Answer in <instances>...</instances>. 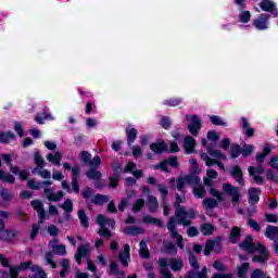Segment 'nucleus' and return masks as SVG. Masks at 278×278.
<instances>
[{
	"instance_id": "nucleus-26",
	"label": "nucleus",
	"mask_w": 278,
	"mask_h": 278,
	"mask_svg": "<svg viewBox=\"0 0 278 278\" xmlns=\"http://www.w3.org/2000/svg\"><path fill=\"white\" fill-rule=\"evenodd\" d=\"M86 177L93 181H99V179H101L103 177V174H101V172L97 170L96 167H90V169L86 172Z\"/></svg>"
},
{
	"instance_id": "nucleus-32",
	"label": "nucleus",
	"mask_w": 278,
	"mask_h": 278,
	"mask_svg": "<svg viewBox=\"0 0 278 278\" xmlns=\"http://www.w3.org/2000/svg\"><path fill=\"white\" fill-rule=\"evenodd\" d=\"M148 202L150 203L149 212H151V214H155V212L160 210V202H157V198L150 195L148 198Z\"/></svg>"
},
{
	"instance_id": "nucleus-42",
	"label": "nucleus",
	"mask_w": 278,
	"mask_h": 278,
	"mask_svg": "<svg viewBox=\"0 0 278 278\" xmlns=\"http://www.w3.org/2000/svg\"><path fill=\"white\" fill-rule=\"evenodd\" d=\"M164 253H166V255H177V245L170 241L165 243Z\"/></svg>"
},
{
	"instance_id": "nucleus-49",
	"label": "nucleus",
	"mask_w": 278,
	"mask_h": 278,
	"mask_svg": "<svg viewBox=\"0 0 278 278\" xmlns=\"http://www.w3.org/2000/svg\"><path fill=\"white\" fill-rule=\"evenodd\" d=\"M110 268L112 275L125 277V271L118 269V264L116 262H112Z\"/></svg>"
},
{
	"instance_id": "nucleus-36",
	"label": "nucleus",
	"mask_w": 278,
	"mask_h": 278,
	"mask_svg": "<svg viewBox=\"0 0 278 278\" xmlns=\"http://www.w3.org/2000/svg\"><path fill=\"white\" fill-rule=\"evenodd\" d=\"M242 155V147L238 143H233L230 146V157L232 160H237V157H240Z\"/></svg>"
},
{
	"instance_id": "nucleus-64",
	"label": "nucleus",
	"mask_w": 278,
	"mask_h": 278,
	"mask_svg": "<svg viewBox=\"0 0 278 278\" xmlns=\"http://www.w3.org/2000/svg\"><path fill=\"white\" fill-rule=\"evenodd\" d=\"M144 207V199H138L132 205V212H140Z\"/></svg>"
},
{
	"instance_id": "nucleus-52",
	"label": "nucleus",
	"mask_w": 278,
	"mask_h": 278,
	"mask_svg": "<svg viewBox=\"0 0 278 278\" xmlns=\"http://www.w3.org/2000/svg\"><path fill=\"white\" fill-rule=\"evenodd\" d=\"M251 21V12L242 10L239 14V23L247 24Z\"/></svg>"
},
{
	"instance_id": "nucleus-16",
	"label": "nucleus",
	"mask_w": 278,
	"mask_h": 278,
	"mask_svg": "<svg viewBox=\"0 0 278 278\" xmlns=\"http://www.w3.org/2000/svg\"><path fill=\"white\" fill-rule=\"evenodd\" d=\"M197 147V140L192 136H187L185 138L184 149L187 155H192L194 153V148Z\"/></svg>"
},
{
	"instance_id": "nucleus-20",
	"label": "nucleus",
	"mask_w": 278,
	"mask_h": 278,
	"mask_svg": "<svg viewBox=\"0 0 278 278\" xmlns=\"http://www.w3.org/2000/svg\"><path fill=\"white\" fill-rule=\"evenodd\" d=\"M139 256L141 257V260H149L151 257L149 245H147V241L144 240H141L139 243Z\"/></svg>"
},
{
	"instance_id": "nucleus-1",
	"label": "nucleus",
	"mask_w": 278,
	"mask_h": 278,
	"mask_svg": "<svg viewBox=\"0 0 278 278\" xmlns=\"http://www.w3.org/2000/svg\"><path fill=\"white\" fill-rule=\"evenodd\" d=\"M239 249H241V251H245L249 255H253V264H266V262L270 260V252L268 251V248H266L262 242H253L252 235L245 236L243 241L239 243ZM254 253L258 254L254 255Z\"/></svg>"
},
{
	"instance_id": "nucleus-2",
	"label": "nucleus",
	"mask_w": 278,
	"mask_h": 278,
	"mask_svg": "<svg viewBox=\"0 0 278 278\" xmlns=\"http://www.w3.org/2000/svg\"><path fill=\"white\" fill-rule=\"evenodd\" d=\"M1 218H10V212L0 211V240L1 242H12L14 238L18 236V231L14 229H5V222Z\"/></svg>"
},
{
	"instance_id": "nucleus-53",
	"label": "nucleus",
	"mask_w": 278,
	"mask_h": 278,
	"mask_svg": "<svg viewBox=\"0 0 278 278\" xmlns=\"http://www.w3.org/2000/svg\"><path fill=\"white\" fill-rule=\"evenodd\" d=\"M61 210L65 211V213H72L73 212V200L66 199L64 203L60 205Z\"/></svg>"
},
{
	"instance_id": "nucleus-58",
	"label": "nucleus",
	"mask_w": 278,
	"mask_h": 278,
	"mask_svg": "<svg viewBox=\"0 0 278 278\" xmlns=\"http://www.w3.org/2000/svg\"><path fill=\"white\" fill-rule=\"evenodd\" d=\"M250 278H271L270 276H266L264 270L256 268L251 273Z\"/></svg>"
},
{
	"instance_id": "nucleus-41",
	"label": "nucleus",
	"mask_w": 278,
	"mask_h": 278,
	"mask_svg": "<svg viewBox=\"0 0 278 278\" xmlns=\"http://www.w3.org/2000/svg\"><path fill=\"white\" fill-rule=\"evenodd\" d=\"M223 240H225V238H223V236H217L215 237V239L213 240L214 242V253H223Z\"/></svg>"
},
{
	"instance_id": "nucleus-15",
	"label": "nucleus",
	"mask_w": 278,
	"mask_h": 278,
	"mask_svg": "<svg viewBox=\"0 0 278 278\" xmlns=\"http://www.w3.org/2000/svg\"><path fill=\"white\" fill-rule=\"evenodd\" d=\"M130 253H131V248H129V244H126L124 247V251L119 253V262L122 266H124L125 268L129 266V262L127 260H130L131 257Z\"/></svg>"
},
{
	"instance_id": "nucleus-55",
	"label": "nucleus",
	"mask_w": 278,
	"mask_h": 278,
	"mask_svg": "<svg viewBox=\"0 0 278 278\" xmlns=\"http://www.w3.org/2000/svg\"><path fill=\"white\" fill-rule=\"evenodd\" d=\"M52 249L55 255H62V256L66 255V245L64 244L53 245Z\"/></svg>"
},
{
	"instance_id": "nucleus-23",
	"label": "nucleus",
	"mask_w": 278,
	"mask_h": 278,
	"mask_svg": "<svg viewBox=\"0 0 278 278\" xmlns=\"http://www.w3.org/2000/svg\"><path fill=\"white\" fill-rule=\"evenodd\" d=\"M4 164H7V166H9L11 173H13V175H18V166H14L12 164V155L10 154H2L1 155Z\"/></svg>"
},
{
	"instance_id": "nucleus-56",
	"label": "nucleus",
	"mask_w": 278,
	"mask_h": 278,
	"mask_svg": "<svg viewBox=\"0 0 278 278\" xmlns=\"http://www.w3.org/2000/svg\"><path fill=\"white\" fill-rule=\"evenodd\" d=\"M31 270H33V273H36V274H33L31 276H29V278H42V277H45V275H42V273H40V270H45V269H42V267H40L38 265H33Z\"/></svg>"
},
{
	"instance_id": "nucleus-5",
	"label": "nucleus",
	"mask_w": 278,
	"mask_h": 278,
	"mask_svg": "<svg viewBox=\"0 0 278 278\" xmlns=\"http://www.w3.org/2000/svg\"><path fill=\"white\" fill-rule=\"evenodd\" d=\"M223 190L224 192H226V194H228L229 197H231V201L233 203V205H238V203H240V188L239 187H235L231 184H223Z\"/></svg>"
},
{
	"instance_id": "nucleus-51",
	"label": "nucleus",
	"mask_w": 278,
	"mask_h": 278,
	"mask_svg": "<svg viewBox=\"0 0 278 278\" xmlns=\"http://www.w3.org/2000/svg\"><path fill=\"white\" fill-rule=\"evenodd\" d=\"M193 194L197 199H203V197L207 194V190H205V187L200 185L198 188L193 189Z\"/></svg>"
},
{
	"instance_id": "nucleus-9",
	"label": "nucleus",
	"mask_w": 278,
	"mask_h": 278,
	"mask_svg": "<svg viewBox=\"0 0 278 278\" xmlns=\"http://www.w3.org/2000/svg\"><path fill=\"white\" fill-rule=\"evenodd\" d=\"M260 8L261 10H263V12H270L271 14H274V18H277V4H275V2H273L271 0H262L260 3Z\"/></svg>"
},
{
	"instance_id": "nucleus-21",
	"label": "nucleus",
	"mask_w": 278,
	"mask_h": 278,
	"mask_svg": "<svg viewBox=\"0 0 278 278\" xmlns=\"http://www.w3.org/2000/svg\"><path fill=\"white\" fill-rule=\"evenodd\" d=\"M142 220L146 225H156V227H160V229H164V222H162L160 218L146 215L143 216Z\"/></svg>"
},
{
	"instance_id": "nucleus-38",
	"label": "nucleus",
	"mask_w": 278,
	"mask_h": 278,
	"mask_svg": "<svg viewBox=\"0 0 278 278\" xmlns=\"http://www.w3.org/2000/svg\"><path fill=\"white\" fill-rule=\"evenodd\" d=\"M185 278H207V267H203L201 271H188Z\"/></svg>"
},
{
	"instance_id": "nucleus-19",
	"label": "nucleus",
	"mask_w": 278,
	"mask_h": 278,
	"mask_svg": "<svg viewBox=\"0 0 278 278\" xmlns=\"http://www.w3.org/2000/svg\"><path fill=\"white\" fill-rule=\"evenodd\" d=\"M43 192L45 194H48L49 201L59 202L64 199V191H58L56 193H53L50 188H45Z\"/></svg>"
},
{
	"instance_id": "nucleus-45",
	"label": "nucleus",
	"mask_w": 278,
	"mask_h": 278,
	"mask_svg": "<svg viewBox=\"0 0 278 278\" xmlns=\"http://www.w3.org/2000/svg\"><path fill=\"white\" fill-rule=\"evenodd\" d=\"M20 273L21 271L17 269L16 266H12V267H10V273L2 271V277L3 278H8V277H10V278H18V274Z\"/></svg>"
},
{
	"instance_id": "nucleus-59",
	"label": "nucleus",
	"mask_w": 278,
	"mask_h": 278,
	"mask_svg": "<svg viewBox=\"0 0 278 278\" xmlns=\"http://www.w3.org/2000/svg\"><path fill=\"white\" fill-rule=\"evenodd\" d=\"M160 125L163 129H170V125H173V122H170L169 116H163L160 121Z\"/></svg>"
},
{
	"instance_id": "nucleus-37",
	"label": "nucleus",
	"mask_w": 278,
	"mask_h": 278,
	"mask_svg": "<svg viewBox=\"0 0 278 278\" xmlns=\"http://www.w3.org/2000/svg\"><path fill=\"white\" fill-rule=\"evenodd\" d=\"M48 162H51L55 166H60L62 162V154L60 152L49 153L47 156Z\"/></svg>"
},
{
	"instance_id": "nucleus-29",
	"label": "nucleus",
	"mask_w": 278,
	"mask_h": 278,
	"mask_svg": "<svg viewBox=\"0 0 278 278\" xmlns=\"http://www.w3.org/2000/svg\"><path fill=\"white\" fill-rule=\"evenodd\" d=\"M110 201V198L108 195H103L101 193H97L93 199H91V203L93 205H105Z\"/></svg>"
},
{
	"instance_id": "nucleus-27",
	"label": "nucleus",
	"mask_w": 278,
	"mask_h": 278,
	"mask_svg": "<svg viewBox=\"0 0 278 278\" xmlns=\"http://www.w3.org/2000/svg\"><path fill=\"white\" fill-rule=\"evenodd\" d=\"M16 135L12 132L11 130H8L7 132H0V142L1 144H10V140H15Z\"/></svg>"
},
{
	"instance_id": "nucleus-63",
	"label": "nucleus",
	"mask_w": 278,
	"mask_h": 278,
	"mask_svg": "<svg viewBox=\"0 0 278 278\" xmlns=\"http://www.w3.org/2000/svg\"><path fill=\"white\" fill-rule=\"evenodd\" d=\"M248 226L251 227V229L254 231H262V226H260V224L253 218L248 219Z\"/></svg>"
},
{
	"instance_id": "nucleus-47",
	"label": "nucleus",
	"mask_w": 278,
	"mask_h": 278,
	"mask_svg": "<svg viewBox=\"0 0 278 278\" xmlns=\"http://www.w3.org/2000/svg\"><path fill=\"white\" fill-rule=\"evenodd\" d=\"M266 178L268 181H274V184H278V169H267L266 170Z\"/></svg>"
},
{
	"instance_id": "nucleus-43",
	"label": "nucleus",
	"mask_w": 278,
	"mask_h": 278,
	"mask_svg": "<svg viewBox=\"0 0 278 278\" xmlns=\"http://www.w3.org/2000/svg\"><path fill=\"white\" fill-rule=\"evenodd\" d=\"M210 121L212 125H215L216 127H227V122H225L220 116L217 115H211Z\"/></svg>"
},
{
	"instance_id": "nucleus-17",
	"label": "nucleus",
	"mask_w": 278,
	"mask_h": 278,
	"mask_svg": "<svg viewBox=\"0 0 278 278\" xmlns=\"http://www.w3.org/2000/svg\"><path fill=\"white\" fill-rule=\"evenodd\" d=\"M159 266L161 268V275L163 278H174L173 273L168 270V260L160 258Z\"/></svg>"
},
{
	"instance_id": "nucleus-12",
	"label": "nucleus",
	"mask_w": 278,
	"mask_h": 278,
	"mask_svg": "<svg viewBox=\"0 0 278 278\" xmlns=\"http://www.w3.org/2000/svg\"><path fill=\"white\" fill-rule=\"evenodd\" d=\"M126 134V140L128 147H131L136 142V139L138 138V129L132 128L131 125H127L125 128Z\"/></svg>"
},
{
	"instance_id": "nucleus-25",
	"label": "nucleus",
	"mask_w": 278,
	"mask_h": 278,
	"mask_svg": "<svg viewBox=\"0 0 278 278\" xmlns=\"http://www.w3.org/2000/svg\"><path fill=\"white\" fill-rule=\"evenodd\" d=\"M241 123H242L243 129H245L247 138H253V136H255V128H251V126L249 124V119H247V117L242 116Z\"/></svg>"
},
{
	"instance_id": "nucleus-7",
	"label": "nucleus",
	"mask_w": 278,
	"mask_h": 278,
	"mask_svg": "<svg viewBox=\"0 0 278 278\" xmlns=\"http://www.w3.org/2000/svg\"><path fill=\"white\" fill-rule=\"evenodd\" d=\"M79 177H81V166L76 164L72 168V188L76 194H79Z\"/></svg>"
},
{
	"instance_id": "nucleus-57",
	"label": "nucleus",
	"mask_w": 278,
	"mask_h": 278,
	"mask_svg": "<svg viewBox=\"0 0 278 278\" xmlns=\"http://www.w3.org/2000/svg\"><path fill=\"white\" fill-rule=\"evenodd\" d=\"M80 160H81L83 164H90V162L92 160V154H90V152H88V151H81Z\"/></svg>"
},
{
	"instance_id": "nucleus-31",
	"label": "nucleus",
	"mask_w": 278,
	"mask_h": 278,
	"mask_svg": "<svg viewBox=\"0 0 278 278\" xmlns=\"http://www.w3.org/2000/svg\"><path fill=\"white\" fill-rule=\"evenodd\" d=\"M184 103V99L181 98H169L163 101V105L167 108H177Z\"/></svg>"
},
{
	"instance_id": "nucleus-50",
	"label": "nucleus",
	"mask_w": 278,
	"mask_h": 278,
	"mask_svg": "<svg viewBox=\"0 0 278 278\" xmlns=\"http://www.w3.org/2000/svg\"><path fill=\"white\" fill-rule=\"evenodd\" d=\"M15 214L17 220H20L21 223H27L29 220V217H27V213H25L21 207L16 208Z\"/></svg>"
},
{
	"instance_id": "nucleus-11",
	"label": "nucleus",
	"mask_w": 278,
	"mask_h": 278,
	"mask_svg": "<svg viewBox=\"0 0 278 278\" xmlns=\"http://www.w3.org/2000/svg\"><path fill=\"white\" fill-rule=\"evenodd\" d=\"M240 238H242V228L239 226H233L228 237L230 244H238L240 242Z\"/></svg>"
},
{
	"instance_id": "nucleus-60",
	"label": "nucleus",
	"mask_w": 278,
	"mask_h": 278,
	"mask_svg": "<svg viewBox=\"0 0 278 278\" xmlns=\"http://www.w3.org/2000/svg\"><path fill=\"white\" fill-rule=\"evenodd\" d=\"M34 160L38 168H42L45 166V159H42V155H40V152H35Z\"/></svg>"
},
{
	"instance_id": "nucleus-14",
	"label": "nucleus",
	"mask_w": 278,
	"mask_h": 278,
	"mask_svg": "<svg viewBox=\"0 0 278 278\" xmlns=\"http://www.w3.org/2000/svg\"><path fill=\"white\" fill-rule=\"evenodd\" d=\"M262 194V189L252 187L249 189V203L250 205H255L260 203V195Z\"/></svg>"
},
{
	"instance_id": "nucleus-61",
	"label": "nucleus",
	"mask_w": 278,
	"mask_h": 278,
	"mask_svg": "<svg viewBox=\"0 0 278 278\" xmlns=\"http://www.w3.org/2000/svg\"><path fill=\"white\" fill-rule=\"evenodd\" d=\"M117 186H121V178L116 176L109 177V188L116 189Z\"/></svg>"
},
{
	"instance_id": "nucleus-44",
	"label": "nucleus",
	"mask_w": 278,
	"mask_h": 278,
	"mask_svg": "<svg viewBox=\"0 0 278 278\" xmlns=\"http://www.w3.org/2000/svg\"><path fill=\"white\" fill-rule=\"evenodd\" d=\"M125 236H140V228L136 226H126L124 228Z\"/></svg>"
},
{
	"instance_id": "nucleus-3",
	"label": "nucleus",
	"mask_w": 278,
	"mask_h": 278,
	"mask_svg": "<svg viewBox=\"0 0 278 278\" xmlns=\"http://www.w3.org/2000/svg\"><path fill=\"white\" fill-rule=\"evenodd\" d=\"M175 217L177 218L178 225H182V227H190L192 222L190 219L197 218V212H194V208H190L189 211H186V207L179 208L176 211ZM190 218V219H187Z\"/></svg>"
},
{
	"instance_id": "nucleus-34",
	"label": "nucleus",
	"mask_w": 278,
	"mask_h": 278,
	"mask_svg": "<svg viewBox=\"0 0 278 278\" xmlns=\"http://www.w3.org/2000/svg\"><path fill=\"white\" fill-rule=\"evenodd\" d=\"M169 266L174 273H179L184 268V261L177 258H169Z\"/></svg>"
},
{
	"instance_id": "nucleus-39",
	"label": "nucleus",
	"mask_w": 278,
	"mask_h": 278,
	"mask_svg": "<svg viewBox=\"0 0 278 278\" xmlns=\"http://www.w3.org/2000/svg\"><path fill=\"white\" fill-rule=\"evenodd\" d=\"M111 168L113 170L112 176L121 179V175H123V173H124L123 165H121V163H118V162H113L111 164Z\"/></svg>"
},
{
	"instance_id": "nucleus-62",
	"label": "nucleus",
	"mask_w": 278,
	"mask_h": 278,
	"mask_svg": "<svg viewBox=\"0 0 278 278\" xmlns=\"http://www.w3.org/2000/svg\"><path fill=\"white\" fill-rule=\"evenodd\" d=\"M27 187H28L30 190H40V188H42L41 181H36L35 179L28 180Z\"/></svg>"
},
{
	"instance_id": "nucleus-46",
	"label": "nucleus",
	"mask_w": 278,
	"mask_h": 278,
	"mask_svg": "<svg viewBox=\"0 0 278 278\" xmlns=\"http://www.w3.org/2000/svg\"><path fill=\"white\" fill-rule=\"evenodd\" d=\"M253 151H255V147L251 144L244 143L241 148V155L243 157H249V155H252Z\"/></svg>"
},
{
	"instance_id": "nucleus-4",
	"label": "nucleus",
	"mask_w": 278,
	"mask_h": 278,
	"mask_svg": "<svg viewBox=\"0 0 278 278\" xmlns=\"http://www.w3.org/2000/svg\"><path fill=\"white\" fill-rule=\"evenodd\" d=\"M176 181H177V190L181 192L186 184L188 186H199L201 184V178L197 174H189V175H186L185 177H178Z\"/></svg>"
},
{
	"instance_id": "nucleus-28",
	"label": "nucleus",
	"mask_w": 278,
	"mask_h": 278,
	"mask_svg": "<svg viewBox=\"0 0 278 278\" xmlns=\"http://www.w3.org/2000/svg\"><path fill=\"white\" fill-rule=\"evenodd\" d=\"M78 218H79L80 225H81V227H84V229H88V227H90V218H88L86 211L79 210Z\"/></svg>"
},
{
	"instance_id": "nucleus-18",
	"label": "nucleus",
	"mask_w": 278,
	"mask_h": 278,
	"mask_svg": "<svg viewBox=\"0 0 278 278\" xmlns=\"http://www.w3.org/2000/svg\"><path fill=\"white\" fill-rule=\"evenodd\" d=\"M278 227L273 225H267L265 230V237L268 238V240H271V242H278Z\"/></svg>"
},
{
	"instance_id": "nucleus-22",
	"label": "nucleus",
	"mask_w": 278,
	"mask_h": 278,
	"mask_svg": "<svg viewBox=\"0 0 278 278\" xmlns=\"http://www.w3.org/2000/svg\"><path fill=\"white\" fill-rule=\"evenodd\" d=\"M0 199H2L4 203H12V201L14 200V193L12 192V190L2 187L0 189Z\"/></svg>"
},
{
	"instance_id": "nucleus-35",
	"label": "nucleus",
	"mask_w": 278,
	"mask_h": 278,
	"mask_svg": "<svg viewBox=\"0 0 278 278\" xmlns=\"http://www.w3.org/2000/svg\"><path fill=\"white\" fill-rule=\"evenodd\" d=\"M207 153H208V155H211V157H216L217 160H227V155H225V153H223V151L216 150L212 147L207 148Z\"/></svg>"
},
{
	"instance_id": "nucleus-54",
	"label": "nucleus",
	"mask_w": 278,
	"mask_h": 278,
	"mask_svg": "<svg viewBox=\"0 0 278 278\" xmlns=\"http://www.w3.org/2000/svg\"><path fill=\"white\" fill-rule=\"evenodd\" d=\"M212 251H214V240H208L204 247V255L210 257V255H212Z\"/></svg>"
},
{
	"instance_id": "nucleus-13",
	"label": "nucleus",
	"mask_w": 278,
	"mask_h": 278,
	"mask_svg": "<svg viewBox=\"0 0 278 278\" xmlns=\"http://www.w3.org/2000/svg\"><path fill=\"white\" fill-rule=\"evenodd\" d=\"M150 151H152L156 155H162V153L168 151V144H166V142L163 140L160 142H153L150 144Z\"/></svg>"
},
{
	"instance_id": "nucleus-24",
	"label": "nucleus",
	"mask_w": 278,
	"mask_h": 278,
	"mask_svg": "<svg viewBox=\"0 0 278 278\" xmlns=\"http://www.w3.org/2000/svg\"><path fill=\"white\" fill-rule=\"evenodd\" d=\"M216 227L210 223H204L200 225V231L202 236H213Z\"/></svg>"
},
{
	"instance_id": "nucleus-8",
	"label": "nucleus",
	"mask_w": 278,
	"mask_h": 278,
	"mask_svg": "<svg viewBox=\"0 0 278 278\" xmlns=\"http://www.w3.org/2000/svg\"><path fill=\"white\" fill-rule=\"evenodd\" d=\"M191 124H188L187 128L189 129V132L191 134V136H199V131H201V127H203V125L201 124V118L198 117V115H192L191 116Z\"/></svg>"
},
{
	"instance_id": "nucleus-10",
	"label": "nucleus",
	"mask_w": 278,
	"mask_h": 278,
	"mask_svg": "<svg viewBox=\"0 0 278 278\" xmlns=\"http://www.w3.org/2000/svg\"><path fill=\"white\" fill-rule=\"evenodd\" d=\"M230 175L236 179L239 186H244V174L242 173V167L240 165L232 166L230 169Z\"/></svg>"
},
{
	"instance_id": "nucleus-48",
	"label": "nucleus",
	"mask_w": 278,
	"mask_h": 278,
	"mask_svg": "<svg viewBox=\"0 0 278 278\" xmlns=\"http://www.w3.org/2000/svg\"><path fill=\"white\" fill-rule=\"evenodd\" d=\"M248 172L251 176H256V175H264V166L258 165V166H250L248 168Z\"/></svg>"
},
{
	"instance_id": "nucleus-40",
	"label": "nucleus",
	"mask_w": 278,
	"mask_h": 278,
	"mask_svg": "<svg viewBox=\"0 0 278 278\" xmlns=\"http://www.w3.org/2000/svg\"><path fill=\"white\" fill-rule=\"evenodd\" d=\"M203 205L206 210H214L218 207V200L214 198H206L203 200Z\"/></svg>"
},
{
	"instance_id": "nucleus-6",
	"label": "nucleus",
	"mask_w": 278,
	"mask_h": 278,
	"mask_svg": "<svg viewBox=\"0 0 278 278\" xmlns=\"http://www.w3.org/2000/svg\"><path fill=\"white\" fill-rule=\"evenodd\" d=\"M268 21H270V14L262 13L253 21V26L258 31H264V29H268Z\"/></svg>"
},
{
	"instance_id": "nucleus-33",
	"label": "nucleus",
	"mask_w": 278,
	"mask_h": 278,
	"mask_svg": "<svg viewBox=\"0 0 278 278\" xmlns=\"http://www.w3.org/2000/svg\"><path fill=\"white\" fill-rule=\"evenodd\" d=\"M189 264L193 270L191 273H197L199 270L200 265H199V258H197V255H194V252L189 251Z\"/></svg>"
},
{
	"instance_id": "nucleus-30",
	"label": "nucleus",
	"mask_w": 278,
	"mask_h": 278,
	"mask_svg": "<svg viewBox=\"0 0 278 278\" xmlns=\"http://www.w3.org/2000/svg\"><path fill=\"white\" fill-rule=\"evenodd\" d=\"M251 268V264L249 263H242L241 266L237 269V277L238 278H247V275L249 273V269Z\"/></svg>"
}]
</instances>
